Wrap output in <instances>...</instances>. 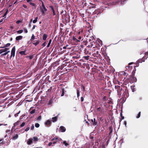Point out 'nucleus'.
<instances>
[{
  "label": "nucleus",
  "instance_id": "52",
  "mask_svg": "<svg viewBox=\"0 0 148 148\" xmlns=\"http://www.w3.org/2000/svg\"><path fill=\"white\" fill-rule=\"evenodd\" d=\"M3 21V19H2L0 21V23L1 22H2Z\"/></svg>",
  "mask_w": 148,
  "mask_h": 148
},
{
  "label": "nucleus",
  "instance_id": "32",
  "mask_svg": "<svg viewBox=\"0 0 148 148\" xmlns=\"http://www.w3.org/2000/svg\"><path fill=\"white\" fill-rule=\"evenodd\" d=\"M73 40H75V41H76V42H77V41L79 42V41H79V40H77L76 38H75V37H74V38H73Z\"/></svg>",
  "mask_w": 148,
  "mask_h": 148
},
{
  "label": "nucleus",
  "instance_id": "58",
  "mask_svg": "<svg viewBox=\"0 0 148 148\" xmlns=\"http://www.w3.org/2000/svg\"><path fill=\"white\" fill-rule=\"evenodd\" d=\"M2 53V51H1V50H0V54Z\"/></svg>",
  "mask_w": 148,
  "mask_h": 148
},
{
  "label": "nucleus",
  "instance_id": "29",
  "mask_svg": "<svg viewBox=\"0 0 148 148\" xmlns=\"http://www.w3.org/2000/svg\"><path fill=\"white\" fill-rule=\"evenodd\" d=\"M77 97H78L79 96V90H77Z\"/></svg>",
  "mask_w": 148,
  "mask_h": 148
},
{
  "label": "nucleus",
  "instance_id": "62",
  "mask_svg": "<svg viewBox=\"0 0 148 148\" xmlns=\"http://www.w3.org/2000/svg\"><path fill=\"white\" fill-rule=\"evenodd\" d=\"M11 115H9V117H11Z\"/></svg>",
  "mask_w": 148,
  "mask_h": 148
},
{
  "label": "nucleus",
  "instance_id": "19",
  "mask_svg": "<svg viewBox=\"0 0 148 148\" xmlns=\"http://www.w3.org/2000/svg\"><path fill=\"white\" fill-rule=\"evenodd\" d=\"M51 39H50L49 41V42L47 45V47H49V46L51 43Z\"/></svg>",
  "mask_w": 148,
  "mask_h": 148
},
{
  "label": "nucleus",
  "instance_id": "63",
  "mask_svg": "<svg viewBox=\"0 0 148 148\" xmlns=\"http://www.w3.org/2000/svg\"><path fill=\"white\" fill-rule=\"evenodd\" d=\"M136 66H138V64H137Z\"/></svg>",
  "mask_w": 148,
  "mask_h": 148
},
{
  "label": "nucleus",
  "instance_id": "24",
  "mask_svg": "<svg viewBox=\"0 0 148 148\" xmlns=\"http://www.w3.org/2000/svg\"><path fill=\"white\" fill-rule=\"evenodd\" d=\"M63 144L66 146L69 145V144L66 143V141H64Z\"/></svg>",
  "mask_w": 148,
  "mask_h": 148
},
{
  "label": "nucleus",
  "instance_id": "45",
  "mask_svg": "<svg viewBox=\"0 0 148 148\" xmlns=\"http://www.w3.org/2000/svg\"><path fill=\"white\" fill-rule=\"evenodd\" d=\"M101 108L100 107H99L98 108H97V110L98 111H100L101 110Z\"/></svg>",
  "mask_w": 148,
  "mask_h": 148
},
{
  "label": "nucleus",
  "instance_id": "5",
  "mask_svg": "<svg viewBox=\"0 0 148 148\" xmlns=\"http://www.w3.org/2000/svg\"><path fill=\"white\" fill-rule=\"evenodd\" d=\"M50 8L52 10L53 12V15H55L56 14V12L55 11V10H54L53 7V6L52 5H50L49 6Z\"/></svg>",
  "mask_w": 148,
  "mask_h": 148
},
{
  "label": "nucleus",
  "instance_id": "16",
  "mask_svg": "<svg viewBox=\"0 0 148 148\" xmlns=\"http://www.w3.org/2000/svg\"><path fill=\"white\" fill-rule=\"evenodd\" d=\"M38 18V17H36L35 18V19L33 21V23H36L37 22Z\"/></svg>",
  "mask_w": 148,
  "mask_h": 148
},
{
  "label": "nucleus",
  "instance_id": "21",
  "mask_svg": "<svg viewBox=\"0 0 148 148\" xmlns=\"http://www.w3.org/2000/svg\"><path fill=\"white\" fill-rule=\"evenodd\" d=\"M39 43V41H37L36 42L33 43V44L35 46L38 45Z\"/></svg>",
  "mask_w": 148,
  "mask_h": 148
},
{
  "label": "nucleus",
  "instance_id": "47",
  "mask_svg": "<svg viewBox=\"0 0 148 148\" xmlns=\"http://www.w3.org/2000/svg\"><path fill=\"white\" fill-rule=\"evenodd\" d=\"M81 99L82 101H83L84 100V98L83 97H81Z\"/></svg>",
  "mask_w": 148,
  "mask_h": 148
},
{
  "label": "nucleus",
  "instance_id": "34",
  "mask_svg": "<svg viewBox=\"0 0 148 148\" xmlns=\"http://www.w3.org/2000/svg\"><path fill=\"white\" fill-rule=\"evenodd\" d=\"M3 140H2V139H1L0 140V142H1L0 144H3Z\"/></svg>",
  "mask_w": 148,
  "mask_h": 148
},
{
  "label": "nucleus",
  "instance_id": "43",
  "mask_svg": "<svg viewBox=\"0 0 148 148\" xmlns=\"http://www.w3.org/2000/svg\"><path fill=\"white\" fill-rule=\"evenodd\" d=\"M23 6L25 8H27V6L24 4H23Z\"/></svg>",
  "mask_w": 148,
  "mask_h": 148
},
{
  "label": "nucleus",
  "instance_id": "42",
  "mask_svg": "<svg viewBox=\"0 0 148 148\" xmlns=\"http://www.w3.org/2000/svg\"><path fill=\"white\" fill-rule=\"evenodd\" d=\"M34 125H32L31 127V129L32 130H33L34 129Z\"/></svg>",
  "mask_w": 148,
  "mask_h": 148
},
{
  "label": "nucleus",
  "instance_id": "40",
  "mask_svg": "<svg viewBox=\"0 0 148 148\" xmlns=\"http://www.w3.org/2000/svg\"><path fill=\"white\" fill-rule=\"evenodd\" d=\"M124 124L125 125V127H126L127 122L125 121L124 122Z\"/></svg>",
  "mask_w": 148,
  "mask_h": 148
},
{
  "label": "nucleus",
  "instance_id": "20",
  "mask_svg": "<svg viewBox=\"0 0 148 148\" xmlns=\"http://www.w3.org/2000/svg\"><path fill=\"white\" fill-rule=\"evenodd\" d=\"M25 51H22L19 52V53L22 55H24Z\"/></svg>",
  "mask_w": 148,
  "mask_h": 148
},
{
  "label": "nucleus",
  "instance_id": "56",
  "mask_svg": "<svg viewBox=\"0 0 148 148\" xmlns=\"http://www.w3.org/2000/svg\"><path fill=\"white\" fill-rule=\"evenodd\" d=\"M66 46L65 47H63V49H66Z\"/></svg>",
  "mask_w": 148,
  "mask_h": 148
},
{
  "label": "nucleus",
  "instance_id": "33",
  "mask_svg": "<svg viewBox=\"0 0 148 148\" xmlns=\"http://www.w3.org/2000/svg\"><path fill=\"white\" fill-rule=\"evenodd\" d=\"M35 39V36H34V34H33L32 35V36L31 37V40H34Z\"/></svg>",
  "mask_w": 148,
  "mask_h": 148
},
{
  "label": "nucleus",
  "instance_id": "49",
  "mask_svg": "<svg viewBox=\"0 0 148 148\" xmlns=\"http://www.w3.org/2000/svg\"><path fill=\"white\" fill-rule=\"evenodd\" d=\"M35 25H34L33 27H32V29H35Z\"/></svg>",
  "mask_w": 148,
  "mask_h": 148
},
{
  "label": "nucleus",
  "instance_id": "2",
  "mask_svg": "<svg viewBox=\"0 0 148 148\" xmlns=\"http://www.w3.org/2000/svg\"><path fill=\"white\" fill-rule=\"evenodd\" d=\"M15 47L14 46L12 49L11 51V55L10 57H11L13 56V57L15 55Z\"/></svg>",
  "mask_w": 148,
  "mask_h": 148
},
{
  "label": "nucleus",
  "instance_id": "46",
  "mask_svg": "<svg viewBox=\"0 0 148 148\" xmlns=\"http://www.w3.org/2000/svg\"><path fill=\"white\" fill-rule=\"evenodd\" d=\"M57 139H58L57 138H54L52 140L53 141L55 140H56Z\"/></svg>",
  "mask_w": 148,
  "mask_h": 148
},
{
  "label": "nucleus",
  "instance_id": "37",
  "mask_svg": "<svg viewBox=\"0 0 148 148\" xmlns=\"http://www.w3.org/2000/svg\"><path fill=\"white\" fill-rule=\"evenodd\" d=\"M41 118V116H39L37 118V120H40Z\"/></svg>",
  "mask_w": 148,
  "mask_h": 148
},
{
  "label": "nucleus",
  "instance_id": "57",
  "mask_svg": "<svg viewBox=\"0 0 148 148\" xmlns=\"http://www.w3.org/2000/svg\"><path fill=\"white\" fill-rule=\"evenodd\" d=\"M10 131V130H7L6 132H9Z\"/></svg>",
  "mask_w": 148,
  "mask_h": 148
},
{
  "label": "nucleus",
  "instance_id": "3",
  "mask_svg": "<svg viewBox=\"0 0 148 148\" xmlns=\"http://www.w3.org/2000/svg\"><path fill=\"white\" fill-rule=\"evenodd\" d=\"M91 121L93 123V124L94 125H97V122L96 121V119L94 118L93 119H92L91 120Z\"/></svg>",
  "mask_w": 148,
  "mask_h": 148
},
{
  "label": "nucleus",
  "instance_id": "64",
  "mask_svg": "<svg viewBox=\"0 0 148 148\" xmlns=\"http://www.w3.org/2000/svg\"><path fill=\"white\" fill-rule=\"evenodd\" d=\"M2 124H0V126H1V125H2Z\"/></svg>",
  "mask_w": 148,
  "mask_h": 148
},
{
  "label": "nucleus",
  "instance_id": "61",
  "mask_svg": "<svg viewBox=\"0 0 148 148\" xmlns=\"http://www.w3.org/2000/svg\"><path fill=\"white\" fill-rule=\"evenodd\" d=\"M30 58V59H31L32 58V57H30V58Z\"/></svg>",
  "mask_w": 148,
  "mask_h": 148
},
{
  "label": "nucleus",
  "instance_id": "25",
  "mask_svg": "<svg viewBox=\"0 0 148 148\" xmlns=\"http://www.w3.org/2000/svg\"><path fill=\"white\" fill-rule=\"evenodd\" d=\"M140 112H139L137 115V116H136L137 118H138L140 117Z\"/></svg>",
  "mask_w": 148,
  "mask_h": 148
},
{
  "label": "nucleus",
  "instance_id": "38",
  "mask_svg": "<svg viewBox=\"0 0 148 148\" xmlns=\"http://www.w3.org/2000/svg\"><path fill=\"white\" fill-rule=\"evenodd\" d=\"M64 95V90H62V93L61 95V96H63Z\"/></svg>",
  "mask_w": 148,
  "mask_h": 148
},
{
  "label": "nucleus",
  "instance_id": "27",
  "mask_svg": "<svg viewBox=\"0 0 148 148\" xmlns=\"http://www.w3.org/2000/svg\"><path fill=\"white\" fill-rule=\"evenodd\" d=\"M40 126L39 124L38 123H36L35 124V126L36 127H39Z\"/></svg>",
  "mask_w": 148,
  "mask_h": 148
},
{
  "label": "nucleus",
  "instance_id": "7",
  "mask_svg": "<svg viewBox=\"0 0 148 148\" xmlns=\"http://www.w3.org/2000/svg\"><path fill=\"white\" fill-rule=\"evenodd\" d=\"M23 38V36H17L16 38V40H21Z\"/></svg>",
  "mask_w": 148,
  "mask_h": 148
},
{
  "label": "nucleus",
  "instance_id": "35",
  "mask_svg": "<svg viewBox=\"0 0 148 148\" xmlns=\"http://www.w3.org/2000/svg\"><path fill=\"white\" fill-rule=\"evenodd\" d=\"M21 21L18 20L16 21V23L17 24H19L20 23H21Z\"/></svg>",
  "mask_w": 148,
  "mask_h": 148
},
{
  "label": "nucleus",
  "instance_id": "9",
  "mask_svg": "<svg viewBox=\"0 0 148 148\" xmlns=\"http://www.w3.org/2000/svg\"><path fill=\"white\" fill-rule=\"evenodd\" d=\"M57 118L58 116L52 118V120H51L53 122H55L57 120Z\"/></svg>",
  "mask_w": 148,
  "mask_h": 148
},
{
  "label": "nucleus",
  "instance_id": "12",
  "mask_svg": "<svg viewBox=\"0 0 148 148\" xmlns=\"http://www.w3.org/2000/svg\"><path fill=\"white\" fill-rule=\"evenodd\" d=\"M47 36L46 34H44L43 35V39L45 40L47 37Z\"/></svg>",
  "mask_w": 148,
  "mask_h": 148
},
{
  "label": "nucleus",
  "instance_id": "15",
  "mask_svg": "<svg viewBox=\"0 0 148 148\" xmlns=\"http://www.w3.org/2000/svg\"><path fill=\"white\" fill-rule=\"evenodd\" d=\"M19 121H17L16 123H15L14 124V126L16 127V125H18L19 124Z\"/></svg>",
  "mask_w": 148,
  "mask_h": 148
},
{
  "label": "nucleus",
  "instance_id": "44",
  "mask_svg": "<svg viewBox=\"0 0 148 148\" xmlns=\"http://www.w3.org/2000/svg\"><path fill=\"white\" fill-rule=\"evenodd\" d=\"M52 143H51V142H50L49 143V144H48V145L49 146H50L51 145H52Z\"/></svg>",
  "mask_w": 148,
  "mask_h": 148
},
{
  "label": "nucleus",
  "instance_id": "8",
  "mask_svg": "<svg viewBox=\"0 0 148 148\" xmlns=\"http://www.w3.org/2000/svg\"><path fill=\"white\" fill-rule=\"evenodd\" d=\"M60 130L62 132H64L66 131V129L65 127L63 126H61L60 127Z\"/></svg>",
  "mask_w": 148,
  "mask_h": 148
},
{
  "label": "nucleus",
  "instance_id": "31",
  "mask_svg": "<svg viewBox=\"0 0 148 148\" xmlns=\"http://www.w3.org/2000/svg\"><path fill=\"white\" fill-rule=\"evenodd\" d=\"M24 31L25 33H27L28 31H27V29L24 28Z\"/></svg>",
  "mask_w": 148,
  "mask_h": 148
},
{
  "label": "nucleus",
  "instance_id": "59",
  "mask_svg": "<svg viewBox=\"0 0 148 148\" xmlns=\"http://www.w3.org/2000/svg\"><path fill=\"white\" fill-rule=\"evenodd\" d=\"M124 119V117L123 116L122 117V119Z\"/></svg>",
  "mask_w": 148,
  "mask_h": 148
},
{
  "label": "nucleus",
  "instance_id": "17",
  "mask_svg": "<svg viewBox=\"0 0 148 148\" xmlns=\"http://www.w3.org/2000/svg\"><path fill=\"white\" fill-rule=\"evenodd\" d=\"M52 103V100H50L48 102V103L47 104L48 105H50Z\"/></svg>",
  "mask_w": 148,
  "mask_h": 148
},
{
  "label": "nucleus",
  "instance_id": "50",
  "mask_svg": "<svg viewBox=\"0 0 148 148\" xmlns=\"http://www.w3.org/2000/svg\"><path fill=\"white\" fill-rule=\"evenodd\" d=\"M32 0H27V2H29L31 1Z\"/></svg>",
  "mask_w": 148,
  "mask_h": 148
},
{
  "label": "nucleus",
  "instance_id": "39",
  "mask_svg": "<svg viewBox=\"0 0 148 148\" xmlns=\"http://www.w3.org/2000/svg\"><path fill=\"white\" fill-rule=\"evenodd\" d=\"M29 129V127H27L25 130V131H28Z\"/></svg>",
  "mask_w": 148,
  "mask_h": 148
},
{
  "label": "nucleus",
  "instance_id": "1",
  "mask_svg": "<svg viewBox=\"0 0 148 148\" xmlns=\"http://www.w3.org/2000/svg\"><path fill=\"white\" fill-rule=\"evenodd\" d=\"M40 9L42 14L43 16L45 15V14L47 10L43 2H42L41 6L40 7Z\"/></svg>",
  "mask_w": 148,
  "mask_h": 148
},
{
  "label": "nucleus",
  "instance_id": "48",
  "mask_svg": "<svg viewBox=\"0 0 148 148\" xmlns=\"http://www.w3.org/2000/svg\"><path fill=\"white\" fill-rule=\"evenodd\" d=\"M82 87H83V90L84 91L85 90V87L84 86H82Z\"/></svg>",
  "mask_w": 148,
  "mask_h": 148
},
{
  "label": "nucleus",
  "instance_id": "51",
  "mask_svg": "<svg viewBox=\"0 0 148 148\" xmlns=\"http://www.w3.org/2000/svg\"><path fill=\"white\" fill-rule=\"evenodd\" d=\"M81 38H82V37L81 36H79L78 38V39L79 40H80V39H81Z\"/></svg>",
  "mask_w": 148,
  "mask_h": 148
},
{
  "label": "nucleus",
  "instance_id": "41",
  "mask_svg": "<svg viewBox=\"0 0 148 148\" xmlns=\"http://www.w3.org/2000/svg\"><path fill=\"white\" fill-rule=\"evenodd\" d=\"M46 45V42H45L44 43H43L42 45L43 47H44Z\"/></svg>",
  "mask_w": 148,
  "mask_h": 148
},
{
  "label": "nucleus",
  "instance_id": "55",
  "mask_svg": "<svg viewBox=\"0 0 148 148\" xmlns=\"http://www.w3.org/2000/svg\"><path fill=\"white\" fill-rule=\"evenodd\" d=\"M100 148H105V147L104 146H102Z\"/></svg>",
  "mask_w": 148,
  "mask_h": 148
},
{
  "label": "nucleus",
  "instance_id": "36",
  "mask_svg": "<svg viewBox=\"0 0 148 148\" xmlns=\"http://www.w3.org/2000/svg\"><path fill=\"white\" fill-rule=\"evenodd\" d=\"M84 58L86 60H88L89 59L88 56H86L84 57Z\"/></svg>",
  "mask_w": 148,
  "mask_h": 148
},
{
  "label": "nucleus",
  "instance_id": "22",
  "mask_svg": "<svg viewBox=\"0 0 148 148\" xmlns=\"http://www.w3.org/2000/svg\"><path fill=\"white\" fill-rule=\"evenodd\" d=\"M35 112V110L34 109L32 111H30V113L31 114H33Z\"/></svg>",
  "mask_w": 148,
  "mask_h": 148
},
{
  "label": "nucleus",
  "instance_id": "6",
  "mask_svg": "<svg viewBox=\"0 0 148 148\" xmlns=\"http://www.w3.org/2000/svg\"><path fill=\"white\" fill-rule=\"evenodd\" d=\"M18 135L17 134H14L12 137V139L13 140H15L18 138Z\"/></svg>",
  "mask_w": 148,
  "mask_h": 148
},
{
  "label": "nucleus",
  "instance_id": "53",
  "mask_svg": "<svg viewBox=\"0 0 148 148\" xmlns=\"http://www.w3.org/2000/svg\"><path fill=\"white\" fill-rule=\"evenodd\" d=\"M133 64V62H131L129 64V65H131Z\"/></svg>",
  "mask_w": 148,
  "mask_h": 148
},
{
  "label": "nucleus",
  "instance_id": "23",
  "mask_svg": "<svg viewBox=\"0 0 148 148\" xmlns=\"http://www.w3.org/2000/svg\"><path fill=\"white\" fill-rule=\"evenodd\" d=\"M144 61H143V60H142V59H139V60L137 62H138V63H141L142 62H144Z\"/></svg>",
  "mask_w": 148,
  "mask_h": 148
},
{
  "label": "nucleus",
  "instance_id": "4",
  "mask_svg": "<svg viewBox=\"0 0 148 148\" xmlns=\"http://www.w3.org/2000/svg\"><path fill=\"white\" fill-rule=\"evenodd\" d=\"M33 140V138H30L29 139V140L27 142V144L28 145H30L31 144V143L32 142Z\"/></svg>",
  "mask_w": 148,
  "mask_h": 148
},
{
  "label": "nucleus",
  "instance_id": "28",
  "mask_svg": "<svg viewBox=\"0 0 148 148\" xmlns=\"http://www.w3.org/2000/svg\"><path fill=\"white\" fill-rule=\"evenodd\" d=\"M25 122H23L20 125L21 127H23L25 125Z\"/></svg>",
  "mask_w": 148,
  "mask_h": 148
},
{
  "label": "nucleus",
  "instance_id": "11",
  "mask_svg": "<svg viewBox=\"0 0 148 148\" xmlns=\"http://www.w3.org/2000/svg\"><path fill=\"white\" fill-rule=\"evenodd\" d=\"M9 49L8 48H5L4 49H1V51H2V53H3V52H5L7 51Z\"/></svg>",
  "mask_w": 148,
  "mask_h": 148
},
{
  "label": "nucleus",
  "instance_id": "54",
  "mask_svg": "<svg viewBox=\"0 0 148 148\" xmlns=\"http://www.w3.org/2000/svg\"><path fill=\"white\" fill-rule=\"evenodd\" d=\"M56 143V141H55V142H53V144H55Z\"/></svg>",
  "mask_w": 148,
  "mask_h": 148
},
{
  "label": "nucleus",
  "instance_id": "14",
  "mask_svg": "<svg viewBox=\"0 0 148 148\" xmlns=\"http://www.w3.org/2000/svg\"><path fill=\"white\" fill-rule=\"evenodd\" d=\"M33 140L34 141H37L38 140V138L35 137H34L33 138Z\"/></svg>",
  "mask_w": 148,
  "mask_h": 148
},
{
  "label": "nucleus",
  "instance_id": "18",
  "mask_svg": "<svg viewBox=\"0 0 148 148\" xmlns=\"http://www.w3.org/2000/svg\"><path fill=\"white\" fill-rule=\"evenodd\" d=\"M10 43H8L4 47H2L1 48H4L6 47H8L10 46Z\"/></svg>",
  "mask_w": 148,
  "mask_h": 148
},
{
  "label": "nucleus",
  "instance_id": "13",
  "mask_svg": "<svg viewBox=\"0 0 148 148\" xmlns=\"http://www.w3.org/2000/svg\"><path fill=\"white\" fill-rule=\"evenodd\" d=\"M23 30H18L16 32V33L18 34H20L22 33L23 32Z\"/></svg>",
  "mask_w": 148,
  "mask_h": 148
},
{
  "label": "nucleus",
  "instance_id": "60",
  "mask_svg": "<svg viewBox=\"0 0 148 148\" xmlns=\"http://www.w3.org/2000/svg\"><path fill=\"white\" fill-rule=\"evenodd\" d=\"M117 87H118V86H115V87L116 88H117Z\"/></svg>",
  "mask_w": 148,
  "mask_h": 148
},
{
  "label": "nucleus",
  "instance_id": "26",
  "mask_svg": "<svg viewBox=\"0 0 148 148\" xmlns=\"http://www.w3.org/2000/svg\"><path fill=\"white\" fill-rule=\"evenodd\" d=\"M10 52V51H7V52H5V53H4L3 54V56H5V55H6L8 53Z\"/></svg>",
  "mask_w": 148,
  "mask_h": 148
},
{
  "label": "nucleus",
  "instance_id": "10",
  "mask_svg": "<svg viewBox=\"0 0 148 148\" xmlns=\"http://www.w3.org/2000/svg\"><path fill=\"white\" fill-rule=\"evenodd\" d=\"M51 123V121L49 120H48L46 122H45V125H48L50 124Z\"/></svg>",
  "mask_w": 148,
  "mask_h": 148
},
{
  "label": "nucleus",
  "instance_id": "30",
  "mask_svg": "<svg viewBox=\"0 0 148 148\" xmlns=\"http://www.w3.org/2000/svg\"><path fill=\"white\" fill-rule=\"evenodd\" d=\"M8 10H7L6 11V12L4 13V15L3 16V17H5L6 15L7 14V13H8Z\"/></svg>",
  "mask_w": 148,
  "mask_h": 148
}]
</instances>
